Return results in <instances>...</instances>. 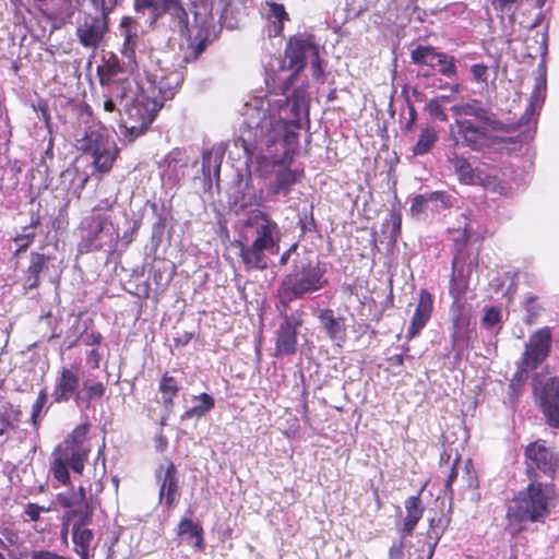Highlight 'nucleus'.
Masks as SVG:
<instances>
[{
  "instance_id": "obj_63",
  "label": "nucleus",
  "mask_w": 559,
  "mask_h": 559,
  "mask_svg": "<svg viewBox=\"0 0 559 559\" xmlns=\"http://www.w3.org/2000/svg\"><path fill=\"white\" fill-rule=\"evenodd\" d=\"M103 359V354L98 348H93L86 354V360L88 364L93 366V368H99L100 361Z\"/></svg>"
},
{
  "instance_id": "obj_44",
  "label": "nucleus",
  "mask_w": 559,
  "mask_h": 559,
  "mask_svg": "<svg viewBox=\"0 0 559 559\" xmlns=\"http://www.w3.org/2000/svg\"><path fill=\"white\" fill-rule=\"evenodd\" d=\"M81 403H85L88 406L93 401L102 400L106 394V385L102 381H93L90 379L84 380Z\"/></svg>"
},
{
  "instance_id": "obj_47",
  "label": "nucleus",
  "mask_w": 559,
  "mask_h": 559,
  "mask_svg": "<svg viewBox=\"0 0 559 559\" xmlns=\"http://www.w3.org/2000/svg\"><path fill=\"white\" fill-rule=\"evenodd\" d=\"M74 14V7L72 0H60L59 7H52L48 17L50 20H58L66 24L71 22Z\"/></svg>"
},
{
  "instance_id": "obj_49",
  "label": "nucleus",
  "mask_w": 559,
  "mask_h": 559,
  "mask_svg": "<svg viewBox=\"0 0 559 559\" xmlns=\"http://www.w3.org/2000/svg\"><path fill=\"white\" fill-rule=\"evenodd\" d=\"M38 225H39L38 218L32 219L31 224L23 228L24 233L17 235L14 238V241L17 242L16 253L25 251L33 243L36 234L34 230L27 231V233H26V230H28L29 228L35 229Z\"/></svg>"
},
{
  "instance_id": "obj_31",
  "label": "nucleus",
  "mask_w": 559,
  "mask_h": 559,
  "mask_svg": "<svg viewBox=\"0 0 559 559\" xmlns=\"http://www.w3.org/2000/svg\"><path fill=\"white\" fill-rule=\"evenodd\" d=\"M180 392V384L176 377L165 372L158 382V393L160 394V403L165 411L171 412L175 406V399Z\"/></svg>"
},
{
  "instance_id": "obj_29",
  "label": "nucleus",
  "mask_w": 559,
  "mask_h": 559,
  "mask_svg": "<svg viewBox=\"0 0 559 559\" xmlns=\"http://www.w3.org/2000/svg\"><path fill=\"white\" fill-rule=\"evenodd\" d=\"M169 15L170 28L185 35L189 32V15L181 0H166L164 16Z\"/></svg>"
},
{
  "instance_id": "obj_7",
  "label": "nucleus",
  "mask_w": 559,
  "mask_h": 559,
  "mask_svg": "<svg viewBox=\"0 0 559 559\" xmlns=\"http://www.w3.org/2000/svg\"><path fill=\"white\" fill-rule=\"evenodd\" d=\"M285 58L288 60V68L294 70L283 84V91L289 90L298 74L306 68L308 57L311 58V66L314 71L321 72L319 46L316 38L309 33H297L287 39Z\"/></svg>"
},
{
  "instance_id": "obj_45",
  "label": "nucleus",
  "mask_w": 559,
  "mask_h": 559,
  "mask_svg": "<svg viewBox=\"0 0 559 559\" xmlns=\"http://www.w3.org/2000/svg\"><path fill=\"white\" fill-rule=\"evenodd\" d=\"M382 228L383 233H389L390 243L394 246L397 242L402 231V213L399 209L391 210L390 217L383 223Z\"/></svg>"
},
{
  "instance_id": "obj_15",
  "label": "nucleus",
  "mask_w": 559,
  "mask_h": 559,
  "mask_svg": "<svg viewBox=\"0 0 559 559\" xmlns=\"http://www.w3.org/2000/svg\"><path fill=\"white\" fill-rule=\"evenodd\" d=\"M155 476L159 484V501H164L167 510L175 509L180 496L179 476L176 465L168 461L165 467L159 466L156 469Z\"/></svg>"
},
{
  "instance_id": "obj_42",
  "label": "nucleus",
  "mask_w": 559,
  "mask_h": 559,
  "mask_svg": "<svg viewBox=\"0 0 559 559\" xmlns=\"http://www.w3.org/2000/svg\"><path fill=\"white\" fill-rule=\"evenodd\" d=\"M455 174L459 176L460 182L464 185H472L475 182V171L471 163L463 156L454 154L450 157Z\"/></svg>"
},
{
  "instance_id": "obj_20",
  "label": "nucleus",
  "mask_w": 559,
  "mask_h": 559,
  "mask_svg": "<svg viewBox=\"0 0 559 559\" xmlns=\"http://www.w3.org/2000/svg\"><path fill=\"white\" fill-rule=\"evenodd\" d=\"M53 257L32 251L29 253V263L25 271V285L28 289H35L40 285V276L49 273Z\"/></svg>"
},
{
  "instance_id": "obj_9",
  "label": "nucleus",
  "mask_w": 559,
  "mask_h": 559,
  "mask_svg": "<svg viewBox=\"0 0 559 559\" xmlns=\"http://www.w3.org/2000/svg\"><path fill=\"white\" fill-rule=\"evenodd\" d=\"M524 465L528 480L539 481L540 474L554 478L559 473V454L546 440L537 439L525 447Z\"/></svg>"
},
{
  "instance_id": "obj_25",
  "label": "nucleus",
  "mask_w": 559,
  "mask_h": 559,
  "mask_svg": "<svg viewBox=\"0 0 559 559\" xmlns=\"http://www.w3.org/2000/svg\"><path fill=\"white\" fill-rule=\"evenodd\" d=\"M119 154L120 148L115 141L110 140L105 143V145L90 154L92 156L94 171L100 175L109 174Z\"/></svg>"
},
{
  "instance_id": "obj_30",
  "label": "nucleus",
  "mask_w": 559,
  "mask_h": 559,
  "mask_svg": "<svg viewBox=\"0 0 559 559\" xmlns=\"http://www.w3.org/2000/svg\"><path fill=\"white\" fill-rule=\"evenodd\" d=\"M103 127L85 129L83 136L76 139V148L84 154H92L110 141Z\"/></svg>"
},
{
  "instance_id": "obj_59",
  "label": "nucleus",
  "mask_w": 559,
  "mask_h": 559,
  "mask_svg": "<svg viewBox=\"0 0 559 559\" xmlns=\"http://www.w3.org/2000/svg\"><path fill=\"white\" fill-rule=\"evenodd\" d=\"M536 300H537V297L531 296L526 301V310H527L526 323L527 324L534 323L539 313V307H536V305H535Z\"/></svg>"
},
{
  "instance_id": "obj_6",
  "label": "nucleus",
  "mask_w": 559,
  "mask_h": 559,
  "mask_svg": "<svg viewBox=\"0 0 559 559\" xmlns=\"http://www.w3.org/2000/svg\"><path fill=\"white\" fill-rule=\"evenodd\" d=\"M162 108L163 100H158L157 96L154 95V91H152L151 95L145 91L139 93L126 108L124 136L130 142H133L143 135Z\"/></svg>"
},
{
  "instance_id": "obj_55",
  "label": "nucleus",
  "mask_w": 559,
  "mask_h": 559,
  "mask_svg": "<svg viewBox=\"0 0 559 559\" xmlns=\"http://www.w3.org/2000/svg\"><path fill=\"white\" fill-rule=\"evenodd\" d=\"M57 500L61 507L66 509H73L81 504H83L79 499L74 490H70L68 492H61L57 496Z\"/></svg>"
},
{
  "instance_id": "obj_38",
  "label": "nucleus",
  "mask_w": 559,
  "mask_h": 559,
  "mask_svg": "<svg viewBox=\"0 0 559 559\" xmlns=\"http://www.w3.org/2000/svg\"><path fill=\"white\" fill-rule=\"evenodd\" d=\"M212 43L210 32L207 28L200 27L194 38L188 45V51L185 56V61L190 62L197 60Z\"/></svg>"
},
{
  "instance_id": "obj_18",
  "label": "nucleus",
  "mask_w": 559,
  "mask_h": 559,
  "mask_svg": "<svg viewBox=\"0 0 559 559\" xmlns=\"http://www.w3.org/2000/svg\"><path fill=\"white\" fill-rule=\"evenodd\" d=\"M433 312V296L427 289H420L415 311L411 318L406 338L408 341L417 337L431 319Z\"/></svg>"
},
{
  "instance_id": "obj_4",
  "label": "nucleus",
  "mask_w": 559,
  "mask_h": 559,
  "mask_svg": "<svg viewBox=\"0 0 559 559\" xmlns=\"http://www.w3.org/2000/svg\"><path fill=\"white\" fill-rule=\"evenodd\" d=\"M90 423L78 425L67 438L52 451L49 472L63 486L71 484L69 468L82 474L87 462L91 447L87 440Z\"/></svg>"
},
{
  "instance_id": "obj_54",
  "label": "nucleus",
  "mask_w": 559,
  "mask_h": 559,
  "mask_svg": "<svg viewBox=\"0 0 559 559\" xmlns=\"http://www.w3.org/2000/svg\"><path fill=\"white\" fill-rule=\"evenodd\" d=\"M426 110L428 111V114L431 117H433V118H436V119H438V120H440L442 122L448 120V115L444 111V109L442 108L439 99H437V98L430 99L427 103Z\"/></svg>"
},
{
  "instance_id": "obj_1",
  "label": "nucleus",
  "mask_w": 559,
  "mask_h": 559,
  "mask_svg": "<svg viewBox=\"0 0 559 559\" xmlns=\"http://www.w3.org/2000/svg\"><path fill=\"white\" fill-rule=\"evenodd\" d=\"M243 121L240 127V140L245 150L271 147L282 140L286 146L282 163L290 164L295 148L299 144L298 129H295L286 118L271 112L266 108L246 104Z\"/></svg>"
},
{
  "instance_id": "obj_60",
  "label": "nucleus",
  "mask_w": 559,
  "mask_h": 559,
  "mask_svg": "<svg viewBox=\"0 0 559 559\" xmlns=\"http://www.w3.org/2000/svg\"><path fill=\"white\" fill-rule=\"evenodd\" d=\"M405 536L402 535V538L397 542H394L389 548V558L390 559H402L404 556L405 545L403 538Z\"/></svg>"
},
{
  "instance_id": "obj_39",
  "label": "nucleus",
  "mask_w": 559,
  "mask_h": 559,
  "mask_svg": "<svg viewBox=\"0 0 559 559\" xmlns=\"http://www.w3.org/2000/svg\"><path fill=\"white\" fill-rule=\"evenodd\" d=\"M448 195L444 191H433L425 194H417L412 200V204L409 207L411 214L413 216H420L426 213L427 205L432 201H440L441 203L447 204Z\"/></svg>"
},
{
  "instance_id": "obj_53",
  "label": "nucleus",
  "mask_w": 559,
  "mask_h": 559,
  "mask_svg": "<svg viewBox=\"0 0 559 559\" xmlns=\"http://www.w3.org/2000/svg\"><path fill=\"white\" fill-rule=\"evenodd\" d=\"M471 73L475 82L487 85L489 76L488 66L485 63H475L471 67Z\"/></svg>"
},
{
  "instance_id": "obj_43",
  "label": "nucleus",
  "mask_w": 559,
  "mask_h": 559,
  "mask_svg": "<svg viewBox=\"0 0 559 559\" xmlns=\"http://www.w3.org/2000/svg\"><path fill=\"white\" fill-rule=\"evenodd\" d=\"M194 400L200 401V404L187 409L181 415V419H191L194 417L201 418L205 416L210 411H212L215 406V401L213 396L205 392L201 393L198 396H194Z\"/></svg>"
},
{
  "instance_id": "obj_10",
  "label": "nucleus",
  "mask_w": 559,
  "mask_h": 559,
  "mask_svg": "<svg viewBox=\"0 0 559 559\" xmlns=\"http://www.w3.org/2000/svg\"><path fill=\"white\" fill-rule=\"evenodd\" d=\"M99 84L104 91H110L114 97H127L132 84L124 63L114 53L105 58L96 69Z\"/></svg>"
},
{
  "instance_id": "obj_34",
  "label": "nucleus",
  "mask_w": 559,
  "mask_h": 559,
  "mask_svg": "<svg viewBox=\"0 0 559 559\" xmlns=\"http://www.w3.org/2000/svg\"><path fill=\"white\" fill-rule=\"evenodd\" d=\"M451 314V338L453 343H459L460 341L464 340L467 336L471 325V317L468 312L465 311V308L462 305L452 306Z\"/></svg>"
},
{
  "instance_id": "obj_52",
  "label": "nucleus",
  "mask_w": 559,
  "mask_h": 559,
  "mask_svg": "<svg viewBox=\"0 0 559 559\" xmlns=\"http://www.w3.org/2000/svg\"><path fill=\"white\" fill-rule=\"evenodd\" d=\"M500 319L501 310L498 307H487L481 319V325L486 330H491L496 324L500 322Z\"/></svg>"
},
{
  "instance_id": "obj_14",
  "label": "nucleus",
  "mask_w": 559,
  "mask_h": 559,
  "mask_svg": "<svg viewBox=\"0 0 559 559\" xmlns=\"http://www.w3.org/2000/svg\"><path fill=\"white\" fill-rule=\"evenodd\" d=\"M551 330L548 326L542 328L534 332L525 346L522 356V369H536L549 355L551 348Z\"/></svg>"
},
{
  "instance_id": "obj_23",
  "label": "nucleus",
  "mask_w": 559,
  "mask_h": 559,
  "mask_svg": "<svg viewBox=\"0 0 559 559\" xmlns=\"http://www.w3.org/2000/svg\"><path fill=\"white\" fill-rule=\"evenodd\" d=\"M267 11L265 17V32L269 38L281 37L284 33L285 23L289 21V14L283 3L266 1Z\"/></svg>"
},
{
  "instance_id": "obj_41",
  "label": "nucleus",
  "mask_w": 559,
  "mask_h": 559,
  "mask_svg": "<svg viewBox=\"0 0 559 559\" xmlns=\"http://www.w3.org/2000/svg\"><path fill=\"white\" fill-rule=\"evenodd\" d=\"M165 4L166 0H134L133 8L136 13L148 12L151 24H154L164 16Z\"/></svg>"
},
{
  "instance_id": "obj_61",
  "label": "nucleus",
  "mask_w": 559,
  "mask_h": 559,
  "mask_svg": "<svg viewBox=\"0 0 559 559\" xmlns=\"http://www.w3.org/2000/svg\"><path fill=\"white\" fill-rule=\"evenodd\" d=\"M518 2L519 0H490L493 10L501 13L510 11Z\"/></svg>"
},
{
  "instance_id": "obj_26",
  "label": "nucleus",
  "mask_w": 559,
  "mask_h": 559,
  "mask_svg": "<svg viewBox=\"0 0 559 559\" xmlns=\"http://www.w3.org/2000/svg\"><path fill=\"white\" fill-rule=\"evenodd\" d=\"M318 319L330 340L338 343L345 342L347 328L344 317H336L334 310L326 308L320 310Z\"/></svg>"
},
{
  "instance_id": "obj_62",
  "label": "nucleus",
  "mask_w": 559,
  "mask_h": 559,
  "mask_svg": "<svg viewBox=\"0 0 559 559\" xmlns=\"http://www.w3.org/2000/svg\"><path fill=\"white\" fill-rule=\"evenodd\" d=\"M32 559H72L49 550L33 551Z\"/></svg>"
},
{
  "instance_id": "obj_5",
  "label": "nucleus",
  "mask_w": 559,
  "mask_h": 559,
  "mask_svg": "<svg viewBox=\"0 0 559 559\" xmlns=\"http://www.w3.org/2000/svg\"><path fill=\"white\" fill-rule=\"evenodd\" d=\"M326 266L319 260H301L284 276L278 287V297L283 305L302 299L328 285Z\"/></svg>"
},
{
  "instance_id": "obj_51",
  "label": "nucleus",
  "mask_w": 559,
  "mask_h": 559,
  "mask_svg": "<svg viewBox=\"0 0 559 559\" xmlns=\"http://www.w3.org/2000/svg\"><path fill=\"white\" fill-rule=\"evenodd\" d=\"M48 394L45 389L38 392L37 399L32 406V421L34 426L38 425L41 412L47 404Z\"/></svg>"
},
{
  "instance_id": "obj_57",
  "label": "nucleus",
  "mask_w": 559,
  "mask_h": 559,
  "mask_svg": "<svg viewBox=\"0 0 559 559\" xmlns=\"http://www.w3.org/2000/svg\"><path fill=\"white\" fill-rule=\"evenodd\" d=\"M460 463V456L455 457V460L453 461L452 465H451V469H450V473L445 479V483H444V493L445 495H449L450 497L453 496V483L456 480L457 478V465Z\"/></svg>"
},
{
  "instance_id": "obj_58",
  "label": "nucleus",
  "mask_w": 559,
  "mask_h": 559,
  "mask_svg": "<svg viewBox=\"0 0 559 559\" xmlns=\"http://www.w3.org/2000/svg\"><path fill=\"white\" fill-rule=\"evenodd\" d=\"M104 104L103 108L106 112H115L119 111L117 109V102H122L126 97H114L110 95V91H104Z\"/></svg>"
},
{
  "instance_id": "obj_3",
  "label": "nucleus",
  "mask_w": 559,
  "mask_h": 559,
  "mask_svg": "<svg viewBox=\"0 0 559 559\" xmlns=\"http://www.w3.org/2000/svg\"><path fill=\"white\" fill-rule=\"evenodd\" d=\"M551 491L542 481L530 480L518 491L507 507L506 527L511 538H516L526 523H544L550 513Z\"/></svg>"
},
{
  "instance_id": "obj_21",
  "label": "nucleus",
  "mask_w": 559,
  "mask_h": 559,
  "mask_svg": "<svg viewBox=\"0 0 559 559\" xmlns=\"http://www.w3.org/2000/svg\"><path fill=\"white\" fill-rule=\"evenodd\" d=\"M183 80L185 74L179 69L168 70L160 75L154 74L153 83L156 84V86H154L152 91L155 92V90H157V98L158 100H163L164 104L166 100L174 98Z\"/></svg>"
},
{
  "instance_id": "obj_33",
  "label": "nucleus",
  "mask_w": 559,
  "mask_h": 559,
  "mask_svg": "<svg viewBox=\"0 0 559 559\" xmlns=\"http://www.w3.org/2000/svg\"><path fill=\"white\" fill-rule=\"evenodd\" d=\"M305 176L304 169H290L285 167L275 174L272 191L274 194H288L292 187L301 181Z\"/></svg>"
},
{
  "instance_id": "obj_40",
  "label": "nucleus",
  "mask_w": 559,
  "mask_h": 559,
  "mask_svg": "<svg viewBox=\"0 0 559 559\" xmlns=\"http://www.w3.org/2000/svg\"><path fill=\"white\" fill-rule=\"evenodd\" d=\"M438 141V131L432 126H426L421 129L416 144L413 147V154L416 156L425 155L431 151Z\"/></svg>"
},
{
  "instance_id": "obj_22",
  "label": "nucleus",
  "mask_w": 559,
  "mask_h": 559,
  "mask_svg": "<svg viewBox=\"0 0 559 559\" xmlns=\"http://www.w3.org/2000/svg\"><path fill=\"white\" fill-rule=\"evenodd\" d=\"M119 35L123 38L121 53L128 59L135 58V49L140 41V23L132 16H123L120 20Z\"/></svg>"
},
{
  "instance_id": "obj_56",
  "label": "nucleus",
  "mask_w": 559,
  "mask_h": 559,
  "mask_svg": "<svg viewBox=\"0 0 559 559\" xmlns=\"http://www.w3.org/2000/svg\"><path fill=\"white\" fill-rule=\"evenodd\" d=\"M49 511H50V507L39 506L34 502H28L24 509L25 515H27L28 520L32 522H37L40 519V514L43 512H49Z\"/></svg>"
},
{
  "instance_id": "obj_13",
  "label": "nucleus",
  "mask_w": 559,
  "mask_h": 559,
  "mask_svg": "<svg viewBox=\"0 0 559 559\" xmlns=\"http://www.w3.org/2000/svg\"><path fill=\"white\" fill-rule=\"evenodd\" d=\"M534 396L545 423L550 428L559 429V378H548L539 386H535Z\"/></svg>"
},
{
  "instance_id": "obj_28",
  "label": "nucleus",
  "mask_w": 559,
  "mask_h": 559,
  "mask_svg": "<svg viewBox=\"0 0 559 559\" xmlns=\"http://www.w3.org/2000/svg\"><path fill=\"white\" fill-rule=\"evenodd\" d=\"M177 534L182 540L190 544L195 550L205 548L204 531L201 524L193 522L191 519L182 518L178 523Z\"/></svg>"
},
{
  "instance_id": "obj_37",
  "label": "nucleus",
  "mask_w": 559,
  "mask_h": 559,
  "mask_svg": "<svg viewBox=\"0 0 559 559\" xmlns=\"http://www.w3.org/2000/svg\"><path fill=\"white\" fill-rule=\"evenodd\" d=\"M94 507L92 502H85L64 513V520L72 521V527L86 528L92 523Z\"/></svg>"
},
{
  "instance_id": "obj_64",
  "label": "nucleus",
  "mask_w": 559,
  "mask_h": 559,
  "mask_svg": "<svg viewBox=\"0 0 559 559\" xmlns=\"http://www.w3.org/2000/svg\"><path fill=\"white\" fill-rule=\"evenodd\" d=\"M416 119H417L416 108L412 103H408V119L403 127V131L405 133L409 132L413 129V127L415 126Z\"/></svg>"
},
{
  "instance_id": "obj_2",
  "label": "nucleus",
  "mask_w": 559,
  "mask_h": 559,
  "mask_svg": "<svg viewBox=\"0 0 559 559\" xmlns=\"http://www.w3.org/2000/svg\"><path fill=\"white\" fill-rule=\"evenodd\" d=\"M252 230L251 243L240 242L239 257L247 272L269 267L270 257L278 253L281 230L278 224L265 212L252 210L243 222Z\"/></svg>"
},
{
  "instance_id": "obj_16",
  "label": "nucleus",
  "mask_w": 559,
  "mask_h": 559,
  "mask_svg": "<svg viewBox=\"0 0 559 559\" xmlns=\"http://www.w3.org/2000/svg\"><path fill=\"white\" fill-rule=\"evenodd\" d=\"M108 224L109 218L104 214L92 213L85 216L79 226L81 234L80 250L85 252L100 250L102 245L98 240Z\"/></svg>"
},
{
  "instance_id": "obj_48",
  "label": "nucleus",
  "mask_w": 559,
  "mask_h": 559,
  "mask_svg": "<svg viewBox=\"0 0 559 559\" xmlns=\"http://www.w3.org/2000/svg\"><path fill=\"white\" fill-rule=\"evenodd\" d=\"M72 111L79 126H84L85 129L92 127L91 123L94 121V112L88 104L84 102L75 103L72 105Z\"/></svg>"
},
{
  "instance_id": "obj_24",
  "label": "nucleus",
  "mask_w": 559,
  "mask_h": 559,
  "mask_svg": "<svg viewBox=\"0 0 559 559\" xmlns=\"http://www.w3.org/2000/svg\"><path fill=\"white\" fill-rule=\"evenodd\" d=\"M454 110L456 115L474 117L479 123L491 129L496 130L499 128V121L496 119L495 114L478 99H471L467 103L455 106Z\"/></svg>"
},
{
  "instance_id": "obj_17",
  "label": "nucleus",
  "mask_w": 559,
  "mask_h": 559,
  "mask_svg": "<svg viewBox=\"0 0 559 559\" xmlns=\"http://www.w3.org/2000/svg\"><path fill=\"white\" fill-rule=\"evenodd\" d=\"M300 325L301 321L293 320L286 313L283 314V321L275 333L274 357L282 358L296 354L298 328Z\"/></svg>"
},
{
  "instance_id": "obj_11",
  "label": "nucleus",
  "mask_w": 559,
  "mask_h": 559,
  "mask_svg": "<svg viewBox=\"0 0 559 559\" xmlns=\"http://www.w3.org/2000/svg\"><path fill=\"white\" fill-rule=\"evenodd\" d=\"M412 61L421 68L418 71V76L429 78V69H437V71L448 78H455L457 69L455 66V58L445 52L437 51L432 46H417L412 50Z\"/></svg>"
},
{
  "instance_id": "obj_12",
  "label": "nucleus",
  "mask_w": 559,
  "mask_h": 559,
  "mask_svg": "<svg viewBox=\"0 0 559 559\" xmlns=\"http://www.w3.org/2000/svg\"><path fill=\"white\" fill-rule=\"evenodd\" d=\"M81 366L63 365L56 371L51 397L53 403L64 404L73 400L78 405L81 404Z\"/></svg>"
},
{
  "instance_id": "obj_35",
  "label": "nucleus",
  "mask_w": 559,
  "mask_h": 559,
  "mask_svg": "<svg viewBox=\"0 0 559 559\" xmlns=\"http://www.w3.org/2000/svg\"><path fill=\"white\" fill-rule=\"evenodd\" d=\"M73 551L80 559H90L92 545L94 543V532L91 528L71 527Z\"/></svg>"
},
{
  "instance_id": "obj_8",
  "label": "nucleus",
  "mask_w": 559,
  "mask_h": 559,
  "mask_svg": "<svg viewBox=\"0 0 559 559\" xmlns=\"http://www.w3.org/2000/svg\"><path fill=\"white\" fill-rule=\"evenodd\" d=\"M117 0H103L98 14L83 13L76 22L75 35L80 45L96 50L109 32V14L115 10Z\"/></svg>"
},
{
  "instance_id": "obj_46",
  "label": "nucleus",
  "mask_w": 559,
  "mask_h": 559,
  "mask_svg": "<svg viewBox=\"0 0 559 559\" xmlns=\"http://www.w3.org/2000/svg\"><path fill=\"white\" fill-rule=\"evenodd\" d=\"M300 94L301 92L296 90L294 93H293V96L290 98H287L286 99V105L285 107H282L281 108V111L277 116H281L282 112L288 108L292 116L289 118L285 117L286 118V121L287 122H290V124L295 128V129H300L301 124H300V111H301V105H300Z\"/></svg>"
},
{
  "instance_id": "obj_27",
  "label": "nucleus",
  "mask_w": 559,
  "mask_h": 559,
  "mask_svg": "<svg viewBox=\"0 0 559 559\" xmlns=\"http://www.w3.org/2000/svg\"><path fill=\"white\" fill-rule=\"evenodd\" d=\"M421 490L415 495L406 498L404 507L406 515L403 520V536H412L418 522L421 520L425 508L420 498Z\"/></svg>"
},
{
  "instance_id": "obj_36",
  "label": "nucleus",
  "mask_w": 559,
  "mask_h": 559,
  "mask_svg": "<svg viewBox=\"0 0 559 559\" xmlns=\"http://www.w3.org/2000/svg\"><path fill=\"white\" fill-rule=\"evenodd\" d=\"M445 526L442 523L441 518H431L429 519V530L426 534V557L423 558L421 556L418 557V559H432L436 547L438 543L440 542L443 533H444Z\"/></svg>"
},
{
  "instance_id": "obj_32",
  "label": "nucleus",
  "mask_w": 559,
  "mask_h": 559,
  "mask_svg": "<svg viewBox=\"0 0 559 559\" xmlns=\"http://www.w3.org/2000/svg\"><path fill=\"white\" fill-rule=\"evenodd\" d=\"M0 547L8 552L10 559H26L27 551H20L19 548L22 545L19 531L12 526H3L0 530Z\"/></svg>"
},
{
  "instance_id": "obj_19",
  "label": "nucleus",
  "mask_w": 559,
  "mask_h": 559,
  "mask_svg": "<svg viewBox=\"0 0 559 559\" xmlns=\"http://www.w3.org/2000/svg\"><path fill=\"white\" fill-rule=\"evenodd\" d=\"M457 132L463 143L473 151H480L488 145L490 136L485 124H476L471 119L456 120Z\"/></svg>"
},
{
  "instance_id": "obj_50",
  "label": "nucleus",
  "mask_w": 559,
  "mask_h": 559,
  "mask_svg": "<svg viewBox=\"0 0 559 559\" xmlns=\"http://www.w3.org/2000/svg\"><path fill=\"white\" fill-rule=\"evenodd\" d=\"M79 341H82V343L86 346H95L102 343L103 335L97 330H92L91 332H88L87 326H85L84 331L79 335V337H76L73 342L69 344L68 348L76 346Z\"/></svg>"
}]
</instances>
